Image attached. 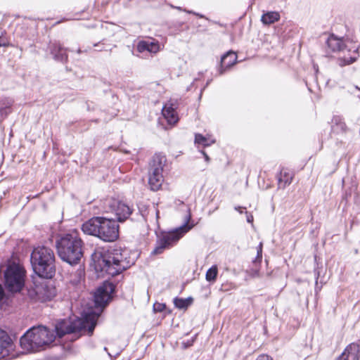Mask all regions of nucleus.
<instances>
[{"mask_svg": "<svg viewBox=\"0 0 360 360\" xmlns=\"http://www.w3.org/2000/svg\"><path fill=\"white\" fill-rule=\"evenodd\" d=\"M92 260L96 271L111 276L121 274L134 264V258L130 256L129 250L117 247L96 250Z\"/></svg>", "mask_w": 360, "mask_h": 360, "instance_id": "1", "label": "nucleus"}, {"mask_svg": "<svg viewBox=\"0 0 360 360\" xmlns=\"http://www.w3.org/2000/svg\"><path fill=\"white\" fill-rule=\"evenodd\" d=\"M84 242L77 232L62 235L56 241L58 257L71 266L79 263L84 254Z\"/></svg>", "mask_w": 360, "mask_h": 360, "instance_id": "2", "label": "nucleus"}, {"mask_svg": "<svg viewBox=\"0 0 360 360\" xmlns=\"http://www.w3.org/2000/svg\"><path fill=\"white\" fill-rule=\"evenodd\" d=\"M82 231L87 235L96 236L105 242H113L119 237V225L115 220L95 217L85 221L82 226Z\"/></svg>", "mask_w": 360, "mask_h": 360, "instance_id": "3", "label": "nucleus"}, {"mask_svg": "<svg viewBox=\"0 0 360 360\" xmlns=\"http://www.w3.org/2000/svg\"><path fill=\"white\" fill-rule=\"evenodd\" d=\"M30 262L34 272L41 278H51L56 272L55 255L46 246H38L32 252Z\"/></svg>", "mask_w": 360, "mask_h": 360, "instance_id": "4", "label": "nucleus"}, {"mask_svg": "<svg viewBox=\"0 0 360 360\" xmlns=\"http://www.w3.org/2000/svg\"><path fill=\"white\" fill-rule=\"evenodd\" d=\"M56 335L53 331L46 327H33L21 337L20 343L22 349L30 352H36L53 342Z\"/></svg>", "mask_w": 360, "mask_h": 360, "instance_id": "5", "label": "nucleus"}, {"mask_svg": "<svg viewBox=\"0 0 360 360\" xmlns=\"http://www.w3.org/2000/svg\"><path fill=\"white\" fill-rule=\"evenodd\" d=\"M99 313L91 311L84 313L83 317L77 320L73 326H66L63 329V323L56 326V332L59 338L63 337L65 334L74 333L75 331L86 330L91 335L96 326Z\"/></svg>", "mask_w": 360, "mask_h": 360, "instance_id": "6", "label": "nucleus"}, {"mask_svg": "<svg viewBox=\"0 0 360 360\" xmlns=\"http://www.w3.org/2000/svg\"><path fill=\"white\" fill-rule=\"evenodd\" d=\"M191 216H188L184 224L167 233H164L157 240L156 246L153 251V255H160L165 249L173 246L184 234L188 232L193 224H189Z\"/></svg>", "mask_w": 360, "mask_h": 360, "instance_id": "7", "label": "nucleus"}, {"mask_svg": "<svg viewBox=\"0 0 360 360\" xmlns=\"http://www.w3.org/2000/svg\"><path fill=\"white\" fill-rule=\"evenodd\" d=\"M25 269L15 263L9 264L4 271L5 286L13 292H20L25 285Z\"/></svg>", "mask_w": 360, "mask_h": 360, "instance_id": "8", "label": "nucleus"}, {"mask_svg": "<svg viewBox=\"0 0 360 360\" xmlns=\"http://www.w3.org/2000/svg\"><path fill=\"white\" fill-rule=\"evenodd\" d=\"M165 162V156L161 154H155L152 159L148 177V184L152 191L159 190L162 184V171Z\"/></svg>", "mask_w": 360, "mask_h": 360, "instance_id": "9", "label": "nucleus"}, {"mask_svg": "<svg viewBox=\"0 0 360 360\" xmlns=\"http://www.w3.org/2000/svg\"><path fill=\"white\" fill-rule=\"evenodd\" d=\"M339 65L353 63L358 58V48L356 42L348 37H339Z\"/></svg>", "mask_w": 360, "mask_h": 360, "instance_id": "10", "label": "nucleus"}, {"mask_svg": "<svg viewBox=\"0 0 360 360\" xmlns=\"http://www.w3.org/2000/svg\"><path fill=\"white\" fill-rule=\"evenodd\" d=\"M107 212L114 213L118 221H124L132 213V208L127 204L115 199L107 201Z\"/></svg>", "mask_w": 360, "mask_h": 360, "instance_id": "11", "label": "nucleus"}, {"mask_svg": "<svg viewBox=\"0 0 360 360\" xmlns=\"http://www.w3.org/2000/svg\"><path fill=\"white\" fill-rule=\"evenodd\" d=\"M115 290V285L108 281H105L99 286L94 293V302L96 307H104L111 298V294Z\"/></svg>", "mask_w": 360, "mask_h": 360, "instance_id": "12", "label": "nucleus"}, {"mask_svg": "<svg viewBox=\"0 0 360 360\" xmlns=\"http://www.w3.org/2000/svg\"><path fill=\"white\" fill-rule=\"evenodd\" d=\"M359 345L356 343L349 344L339 356V360H359Z\"/></svg>", "mask_w": 360, "mask_h": 360, "instance_id": "13", "label": "nucleus"}, {"mask_svg": "<svg viewBox=\"0 0 360 360\" xmlns=\"http://www.w3.org/2000/svg\"><path fill=\"white\" fill-rule=\"evenodd\" d=\"M174 105V103H169L165 104L162 110V115L169 124L176 123L179 120Z\"/></svg>", "mask_w": 360, "mask_h": 360, "instance_id": "14", "label": "nucleus"}, {"mask_svg": "<svg viewBox=\"0 0 360 360\" xmlns=\"http://www.w3.org/2000/svg\"><path fill=\"white\" fill-rule=\"evenodd\" d=\"M237 60V55L232 51H228L224 54L221 59V68L219 69V74L222 75L224 72L233 65Z\"/></svg>", "mask_w": 360, "mask_h": 360, "instance_id": "15", "label": "nucleus"}, {"mask_svg": "<svg viewBox=\"0 0 360 360\" xmlns=\"http://www.w3.org/2000/svg\"><path fill=\"white\" fill-rule=\"evenodd\" d=\"M51 54L56 60L63 62L68 58L66 50L63 48L60 43H52L49 46Z\"/></svg>", "mask_w": 360, "mask_h": 360, "instance_id": "16", "label": "nucleus"}, {"mask_svg": "<svg viewBox=\"0 0 360 360\" xmlns=\"http://www.w3.org/2000/svg\"><path fill=\"white\" fill-rule=\"evenodd\" d=\"M160 46L158 42L153 41H141L137 44V51L140 53L148 51L150 53H155L158 52Z\"/></svg>", "mask_w": 360, "mask_h": 360, "instance_id": "17", "label": "nucleus"}, {"mask_svg": "<svg viewBox=\"0 0 360 360\" xmlns=\"http://www.w3.org/2000/svg\"><path fill=\"white\" fill-rule=\"evenodd\" d=\"M280 19V14L276 11H269L262 15L261 20L265 25H270Z\"/></svg>", "mask_w": 360, "mask_h": 360, "instance_id": "18", "label": "nucleus"}, {"mask_svg": "<svg viewBox=\"0 0 360 360\" xmlns=\"http://www.w3.org/2000/svg\"><path fill=\"white\" fill-rule=\"evenodd\" d=\"M326 44V52L328 55H330L338 49V37L334 34H331L328 37Z\"/></svg>", "mask_w": 360, "mask_h": 360, "instance_id": "19", "label": "nucleus"}, {"mask_svg": "<svg viewBox=\"0 0 360 360\" xmlns=\"http://www.w3.org/2000/svg\"><path fill=\"white\" fill-rule=\"evenodd\" d=\"M292 180V176L287 172H281L278 178V187L280 188H285L287 186L290 185Z\"/></svg>", "mask_w": 360, "mask_h": 360, "instance_id": "20", "label": "nucleus"}, {"mask_svg": "<svg viewBox=\"0 0 360 360\" xmlns=\"http://www.w3.org/2000/svg\"><path fill=\"white\" fill-rule=\"evenodd\" d=\"M7 334L5 331L0 329V357L4 356L7 353Z\"/></svg>", "mask_w": 360, "mask_h": 360, "instance_id": "21", "label": "nucleus"}, {"mask_svg": "<svg viewBox=\"0 0 360 360\" xmlns=\"http://www.w3.org/2000/svg\"><path fill=\"white\" fill-rule=\"evenodd\" d=\"M192 298H178L176 297L174 300V304L175 307L180 309H186L191 303H192Z\"/></svg>", "mask_w": 360, "mask_h": 360, "instance_id": "22", "label": "nucleus"}, {"mask_svg": "<svg viewBox=\"0 0 360 360\" xmlns=\"http://www.w3.org/2000/svg\"><path fill=\"white\" fill-rule=\"evenodd\" d=\"M218 274V269L216 265L210 267L206 272L205 278L209 282H214L216 281Z\"/></svg>", "mask_w": 360, "mask_h": 360, "instance_id": "23", "label": "nucleus"}, {"mask_svg": "<svg viewBox=\"0 0 360 360\" xmlns=\"http://www.w3.org/2000/svg\"><path fill=\"white\" fill-rule=\"evenodd\" d=\"M214 140H210L207 137L202 136V134H197L195 136V142L198 144H201L203 146H208L211 143H214Z\"/></svg>", "mask_w": 360, "mask_h": 360, "instance_id": "24", "label": "nucleus"}, {"mask_svg": "<svg viewBox=\"0 0 360 360\" xmlns=\"http://www.w3.org/2000/svg\"><path fill=\"white\" fill-rule=\"evenodd\" d=\"M84 271L79 268L77 270L75 276H71L70 281L75 285H78L84 278Z\"/></svg>", "mask_w": 360, "mask_h": 360, "instance_id": "25", "label": "nucleus"}, {"mask_svg": "<svg viewBox=\"0 0 360 360\" xmlns=\"http://www.w3.org/2000/svg\"><path fill=\"white\" fill-rule=\"evenodd\" d=\"M11 103H9L8 105L5 108H0V119H4L8 113H10V106Z\"/></svg>", "mask_w": 360, "mask_h": 360, "instance_id": "26", "label": "nucleus"}, {"mask_svg": "<svg viewBox=\"0 0 360 360\" xmlns=\"http://www.w3.org/2000/svg\"><path fill=\"white\" fill-rule=\"evenodd\" d=\"M166 308L165 304L160 303V302H155L153 304V310L155 312H161Z\"/></svg>", "mask_w": 360, "mask_h": 360, "instance_id": "27", "label": "nucleus"}, {"mask_svg": "<svg viewBox=\"0 0 360 360\" xmlns=\"http://www.w3.org/2000/svg\"><path fill=\"white\" fill-rule=\"evenodd\" d=\"M257 257H256L255 260L254 261V262H260L262 260V243H260L259 245H258V247L257 248Z\"/></svg>", "mask_w": 360, "mask_h": 360, "instance_id": "28", "label": "nucleus"}, {"mask_svg": "<svg viewBox=\"0 0 360 360\" xmlns=\"http://www.w3.org/2000/svg\"><path fill=\"white\" fill-rule=\"evenodd\" d=\"M256 360H273L269 356L266 354L259 355Z\"/></svg>", "mask_w": 360, "mask_h": 360, "instance_id": "29", "label": "nucleus"}, {"mask_svg": "<svg viewBox=\"0 0 360 360\" xmlns=\"http://www.w3.org/2000/svg\"><path fill=\"white\" fill-rule=\"evenodd\" d=\"M245 214H246V220L248 223H252L253 221V216L250 214L249 212H245Z\"/></svg>", "mask_w": 360, "mask_h": 360, "instance_id": "30", "label": "nucleus"}, {"mask_svg": "<svg viewBox=\"0 0 360 360\" xmlns=\"http://www.w3.org/2000/svg\"><path fill=\"white\" fill-rule=\"evenodd\" d=\"M153 208H154V212L155 214L156 219H158L159 218V210L155 205L153 206Z\"/></svg>", "mask_w": 360, "mask_h": 360, "instance_id": "31", "label": "nucleus"}, {"mask_svg": "<svg viewBox=\"0 0 360 360\" xmlns=\"http://www.w3.org/2000/svg\"><path fill=\"white\" fill-rule=\"evenodd\" d=\"M338 125H339V128H341L342 129H344V127H345V123L340 122V120H339V123H338Z\"/></svg>", "mask_w": 360, "mask_h": 360, "instance_id": "32", "label": "nucleus"}, {"mask_svg": "<svg viewBox=\"0 0 360 360\" xmlns=\"http://www.w3.org/2000/svg\"><path fill=\"white\" fill-rule=\"evenodd\" d=\"M187 13H193V14H194V15H196L199 16L200 18H203V15H200V14L196 13H195V12H193V11H187Z\"/></svg>", "mask_w": 360, "mask_h": 360, "instance_id": "33", "label": "nucleus"}, {"mask_svg": "<svg viewBox=\"0 0 360 360\" xmlns=\"http://www.w3.org/2000/svg\"><path fill=\"white\" fill-rule=\"evenodd\" d=\"M242 209H243V207H240V206H238V207H235V210H237V211H238L240 213H242V212H242Z\"/></svg>", "mask_w": 360, "mask_h": 360, "instance_id": "34", "label": "nucleus"}, {"mask_svg": "<svg viewBox=\"0 0 360 360\" xmlns=\"http://www.w3.org/2000/svg\"><path fill=\"white\" fill-rule=\"evenodd\" d=\"M202 153H203V155H204V156L205 158L206 161H208L209 160V157L204 152H202Z\"/></svg>", "mask_w": 360, "mask_h": 360, "instance_id": "35", "label": "nucleus"}, {"mask_svg": "<svg viewBox=\"0 0 360 360\" xmlns=\"http://www.w3.org/2000/svg\"><path fill=\"white\" fill-rule=\"evenodd\" d=\"M176 8L179 11H183V9L181 7H176ZM184 11L187 12L188 11H186V9H184Z\"/></svg>", "mask_w": 360, "mask_h": 360, "instance_id": "36", "label": "nucleus"}, {"mask_svg": "<svg viewBox=\"0 0 360 360\" xmlns=\"http://www.w3.org/2000/svg\"><path fill=\"white\" fill-rule=\"evenodd\" d=\"M317 279H318V278H316V289H317V285H318V281H317Z\"/></svg>", "mask_w": 360, "mask_h": 360, "instance_id": "37", "label": "nucleus"}]
</instances>
